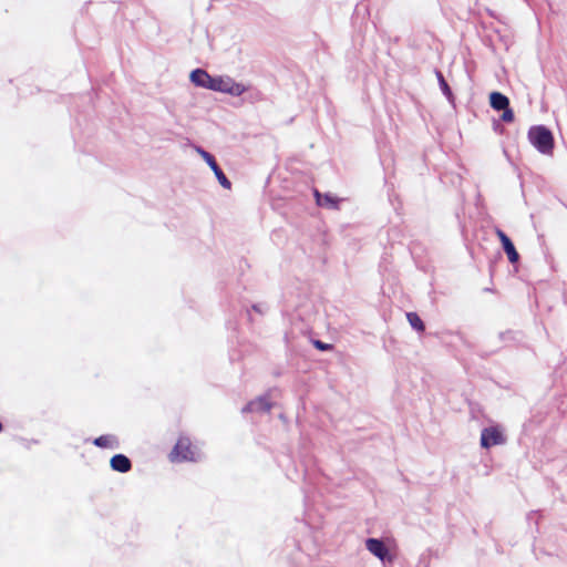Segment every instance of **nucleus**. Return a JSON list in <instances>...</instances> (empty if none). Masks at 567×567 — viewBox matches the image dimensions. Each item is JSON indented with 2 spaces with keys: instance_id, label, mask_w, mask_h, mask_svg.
I'll return each instance as SVG.
<instances>
[{
  "instance_id": "obj_1",
  "label": "nucleus",
  "mask_w": 567,
  "mask_h": 567,
  "mask_svg": "<svg viewBox=\"0 0 567 567\" xmlns=\"http://www.w3.org/2000/svg\"><path fill=\"white\" fill-rule=\"evenodd\" d=\"M528 140L542 154H551L554 148V137L547 127L543 125L532 126L528 131Z\"/></svg>"
},
{
  "instance_id": "obj_2",
  "label": "nucleus",
  "mask_w": 567,
  "mask_h": 567,
  "mask_svg": "<svg viewBox=\"0 0 567 567\" xmlns=\"http://www.w3.org/2000/svg\"><path fill=\"white\" fill-rule=\"evenodd\" d=\"M212 91L225 93L231 96H240L249 90V86L235 81L229 75L213 76Z\"/></svg>"
},
{
  "instance_id": "obj_3",
  "label": "nucleus",
  "mask_w": 567,
  "mask_h": 567,
  "mask_svg": "<svg viewBox=\"0 0 567 567\" xmlns=\"http://www.w3.org/2000/svg\"><path fill=\"white\" fill-rule=\"evenodd\" d=\"M199 457V452L192 446L186 437H181L169 454L172 462L197 461Z\"/></svg>"
},
{
  "instance_id": "obj_4",
  "label": "nucleus",
  "mask_w": 567,
  "mask_h": 567,
  "mask_svg": "<svg viewBox=\"0 0 567 567\" xmlns=\"http://www.w3.org/2000/svg\"><path fill=\"white\" fill-rule=\"evenodd\" d=\"M506 442L504 430L499 425H492L483 429L481 434V446L489 449L495 445H502Z\"/></svg>"
},
{
  "instance_id": "obj_5",
  "label": "nucleus",
  "mask_w": 567,
  "mask_h": 567,
  "mask_svg": "<svg viewBox=\"0 0 567 567\" xmlns=\"http://www.w3.org/2000/svg\"><path fill=\"white\" fill-rule=\"evenodd\" d=\"M195 150L200 155V157L207 163V165L212 168V171L214 172L219 184L224 188L229 189L231 187V184H230L229 179L226 177V175L223 173V171L219 168V166L217 165L215 157L210 153L206 152L205 150H203L199 146H196Z\"/></svg>"
},
{
  "instance_id": "obj_6",
  "label": "nucleus",
  "mask_w": 567,
  "mask_h": 567,
  "mask_svg": "<svg viewBox=\"0 0 567 567\" xmlns=\"http://www.w3.org/2000/svg\"><path fill=\"white\" fill-rule=\"evenodd\" d=\"M367 549L381 560H391L389 550L385 545L377 538H369L365 540Z\"/></svg>"
},
{
  "instance_id": "obj_7",
  "label": "nucleus",
  "mask_w": 567,
  "mask_h": 567,
  "mask_svg": "<svg viewBox=\"0 0 567 567\" xmlns=\"http://www.w3.org/2000/svg\"><path fill=\"white\" fill-rule=\"evenodd\" d=\"M189 79L193 84L199 87L208 89L212 87L213 76L209 75L205 70L203 69H196L190 72Z\"/></svg>"
},
{
  "instance_id": "obj_8",
  "label": "nucleus",
  "mask_w": 567,
  "mask_h": 567,
  "mask_svg": "<svg viewBox=\"0 0 567 567\" xmlns=\"http://www.w3.org/2000/svg\"><path fill=\"white\" fill-rule=\"evenodd\" d=\"M496 234H497V237L499 238V240L502 243L504 251L506 252V255L508 257V260L512 264L517 262L519 256H518V252L516 251L512 240L507 237V235L504 231H502L499 229H497Z\"/></svg>"
},
{
  "instance_id": "obj_9",
  "label": "nucleus",
  "mask_w": 567,
  "mask_h": 567,
  "mask_svg": "<svg viewBox=\"0 0 567 567\" xmlns=\"http://www.w3.org/2000/svg\"><path fill=\"white\" fill-rule=\"evenodd\" d=\"M110 465L113 471H116L120 473H126L132 467L130 458L123 454L114 455L110 461Z\"/></svg>"
},
{
  "instance_id": "obj_10",
  "label": "nucleus",
  "mask_w": 567,
  "mask_h": 567,
  "mask_svg": "<svg viewBox=\"0 0 567 567\" xmlns=\"http://www.w3.org/2000/svg\"><path fill=\"white\" fill-rule=\"evenodd\" d=\"M271 408L270 402L267 398H258L250 401L244 409L243 412H268Z\"/></svg>"
},
{
  "instance_id": "obj_11",
  "label": "nucleus",
  "mask_w": 567,
  "mask_h": 567,
  "mask_svg": "<svg viewBox=\"0 0 567 567\" xmlns=\"http://www.w3.org/2000/svg\"><path fill=\"white\" fill-rule=\"evenodd\" d=\"M93 444L101 449L114 450L118 447V440L113 434H105L96 437Z\"/></svg>"
},
{
  "instance_id": "obj_12",
  "label": "nucleus",
  "mask_w": 567,
  "mask_h": 567,
  "mask_svg": "<svg viewBox=\"0 0 567 567\" xmlns=\"http://www.w3.org/2000/svg\"><path fill=\"white\" fill-rule=\"evenodd\" d=\"M489 104L494 110L502 111L509 106V100L499 92H492L489 94Z\"/></svg>"
},
{
  "instance_id": "obj_13",
  "label": "nucleus",
  "mask_w": 567,
  "mask_h": 567,
  "mask_svg": "<svg viewBox=\"0 0 567 567\" xmlns=\"http://www.w3.org/2000/svg\"><path fill=\"white\" fill-rule=\"evenodd\" d=\"M316 200L319 206L328 207V208H334L336 207V199L329 195H321L318 190L315 192Z\"/></svg>"
},
{
  "instance_id": "obj_14",
  "label": "nucleus",
  "mask_w": 567,
  "mask_h": 567,
  "mask_svg": "<svg viewBox=\"0 0 567 567\" xmlns=\"http://www.w3.org/2000/svg\"><path fill=\"white\" fill-rule=\"evenodd\" d=\"M406 318L412 328L420 332L424 330V323L415 312H408Z\"/></svg>"
},
{
  "instance_id": "obj_15",
  "label": "nucleus",
  "mask_w": 567,
  "mask_h": 567,
  "mask_svg": "<svg viewBox=\"0 0 567 567\" xmlns=\"http://www.w3.org/2000/svg\"><path fill=\"white\" fill-rule=\"evenodd\" d=\"M436 75H437V80H439V83H440V86H441V90L443 92V94L449 99V100H452V91L449 86V84L446 83V81L444 80L443 75L441 72H436Z\"/></svg>"
},
{
  "instance_id": "obj_16",
  "label": "nucleus",
  "mask_w": 567,
  "mask_h": 567,
  "mask_svg": "<svg viewBox=\"0 0 567 567\" xmlns=\"http://www.w3.org/2000/svg\"><path fill=\"white\" fill-rule=\"evenodd\" d=\"M503 114L501 116V118L506 122V123H511L514 121V112L512 111V109H509V106L505 110H503Z\"/></svg>"
},
{
  "instance_id": "obj_17",
  "label": "nucleus",
  "mask_w": 567,
  "mask_h": 567,
  "mask_svg": "<svg viewBox=\"0 0 567 567\" xmlns=\"http://www.w3.org/2000/svg\"><path fill=\"white\" fill-rule=\"evenodd\" d=\"M315 344H316V347H317L318 349H320V350H328V349H330V348H331V346H330V344L323 343V342H321V341H316V342H315Z\"/></svg>"
},
{
  "instance_id": "obj_18",
  "label": "nucleus",
  "mask_w": 567,
  "mask_h": 567,
  "mask_svg": "<svg viewBox=\"0 0 567 567\" xmlns=\"http://www.w3.org/2000/svg\"><path fill=\"white\" fill-rule=\"evenodd\" d=\"M254 309H255L256 311H260V308H258L257 306H254Z\"/></svg>"
},
{
  "instance_id": "obj_19",
  "label": "nucleus",
  "mask_w": 567,
  "mask_h": 567,
  "mask_svg": "<svg viewBox=\"0 0 567 567\" xmlns=\"http://www.w3.org/2000/svg\"><path fill=\"white\" fill-rule=\"evenodd\" d=\"M2 431V423L0 422V432Z\"/></svg>"
}]
</instances>
